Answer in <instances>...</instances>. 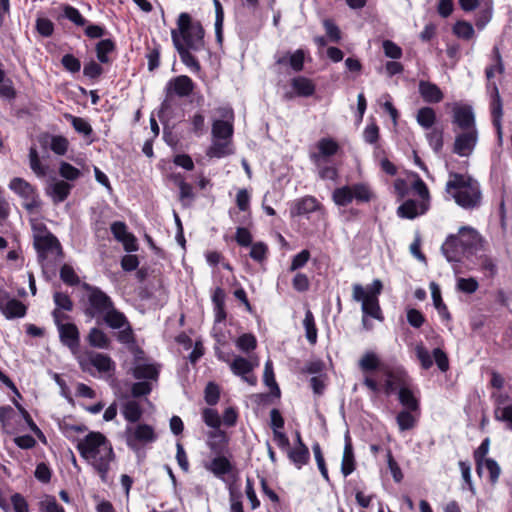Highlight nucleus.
I'll use <instances>...</instances> for the list:
<instances>
[{
	"label": "nucleus",
	"instance_id": "9",
	"mask_svg": "<svg viewBox=\"0 0 512 512\" xmlns=\"http://www.w3.org/2000/svg\"><path fill=\"white\" fill-rule=\"evenodd\" d=\"M415 355L420 362L421 368L424 370L430 369L434 362L443 373L447 372L450 368L447 353L439 347L434 348L432 354H430L428 349L420 343L415 347Z\"/></svg>",
	"mask_w": 512,
	"mask_h": 512
},
{
	"label": "nucleus",
	"instance_id": "6",
	"mask_svg": "<svg viewBox=\"0 0 512 512\" xmlns=\"http://www.w3.org/2000/svg\"><path fill=\"white\" fill-rule=\"evenodd\" d=\"M375 194L367 183H355L336 188L332 193V200L337 206L346 207L354 200L358 204L369 203Z\"/></svg>",
	"mask_w": 512,
	"mask_h": 512
},
{
	"label": "nucleus",
	"instance_id": "8",
	"mask_svg": "<svg viewBox=\"0 0 512 512\" xmlns=\"http://www.w3.org/2000/svg\"><path fill=\"white\" fill-rule=\"evenodd\" d=\"M9 188L23 199V207L30 213L35 212L41 206V200L36 186L21 177H14L9 183Z\"/></svg>",
	"mask_w": 512,
	"mask_h": 512
},
{
	"label": "nucleus",
	"instance_id": "11",
	"mask_svg": "<svg viewBox=\"0 0 512 512\" xmlns=\"http://www.w3.org/2000/svg\"><path fill=\"white\" fill-rule=\"evenodd\" d=\"M195 89V83L187 75H179L171 78L164 88L165 100L162 106L172 101L174 97L186 98L189 97Z\"/></svg>",
	"mask_w": 512,
	"mask_h": 512
},
{
	"label": "nucleus",
	"instance_id": "19",
	"mask_svg": "<svg viewBox=\"0 0 512 512\" xmlns=\"http://www.w3.org/2000/svg\"><path fill=\"white\" fill-rule=\"evenodd\" d=\"M441 251L448 262H460L463 256H469L456 234H450L446 238Z\"/></svg>",
	"mask_w": 512,
	"mask_h": 512
},
{
	"label": "nucleus",
	"instance_id": "23",
	"mask_svg": "<svg viewBox=\"0 0 512 512\" xmlns=\"http://www.w3.org/2000/svg\"><path fill=\"white\" fill-rule=\"evenodd\" d=\"M414 181L412 183V189L415 192L416 195L420 198V207L422 213H427V211L430 209V191L428 189V186L423 181V179L419 176L416 172H411L410 174Z\"/></svg>",
	"mask_w": 512,
	"mask_h": 512
},
{
	"label": "nucleus",
	"instance_id": "21",
	"mask_svg": "<svg viewBox=\"0 0 512 512\" xmlns=\"http://www.w3.org/2000/svg\"><path fill=\"white\" fill-rule=\"evenodd\" d=\"M456 236H458V239L461 241L469 256L473 255L478 250L481 243V237L475 229L470 227H461Z\"/></svg>",
	"mask_w": 512,
	"mask_h": 512
},
{
	"label": "nucleus",
	"instance_id": "37",
	"mask_svg": "<svg viewBox=\"0 0 512 512\" xmlns=\"http://www.w3.org/2000/svg\"><path fill=\"white\" fill-rule=\"evenodd\" d=\"M7 319L21 318L26 315L27 307L18 299H10L2 308Z\"/></svg>",
	"mask_w": 512,
	"mask_h": 512
},
{
	"label": "nucleus",
	"instance_id": "58",
	"mask_svg": "<svg viewBox=\"0 0 512 512\" xmlns=\"http://www.w3.org/2000/svg\"><path fill=\"white\" fill-rule=\"evenodd\" d=\"M426 137L430 147L433 149L435 153H439L443 149L444 139L442 129L435 128L429 133H427Z\"/></svg>",
	"mask_w": 512,
	"mask_h": 512
},
{
	"label": "nucleus",
	"instance_id": "46",
	"mask_svg": "<svg viewBox=\"0 0 512 512\" xmlns=\"http://www.w3.org/2000/svg\"><path fill=\"white\" fill-rule=\"evenodd\" d=\"M490 448V439L486 437L480 444V446L474 450L473 452V458L475 460L476 464V472L481 477L482 475V467L483 463L486 460V455L489 452Z\"/></svg>",
	"mask_w": 512,
	"mask_h": 512
},
{
	"label": "nucleus",
	"instance_id": "29",
	"mask_svg": "<svg viewBox=\"0 0 512 512\" xmlns=\"http://www.w3.org/2000/svg\"><path fill=\"white\" fill-rule=\"evenodd\" d=\"M291 87L298 97H311L314 95L316 86L314 82L305 76H296L291 79Z\"/></svg>",
	"mask_w": 512,
	"mask_h": 512
},
{
	"label": "nucleus",
	"instance_id": "49",
	"mask_svg": "<svg viewBox=\"0 0 512 512\" xmlns=\"http://www.w3.org/2000/svg\"><path fill=\"white\" fill-rule=\"evenodd\" d=\"M53 300L56 305L54 310H58L59 313L71 312L74 308V303L67 293L55 292Z\"/></svg>",
	"mask_w": 512,
	"mask_h": 512
},
{
	"label": "nucleus",
	"instance_id": "18",
	"mask_svg": "<svg viewBox=\"0 0 512 512\" xmlns=\"http://www.w3.org/2000/svg\"><path fill=\"white\" fill-rule=\"evenodd\" d=\"M322 208V204L311 195L295 199L290 206V216L292 218L304 216Z\"/></svg>",
	"mask_w": 512,
	"mask_h": 512
},
{
	"label": "nucleus",
	"instance_id": "50",
	"mask_svg": "<svg viewBox=\"0 0 512 512\" xmlns=\"http://www.w3.org/2000/svg\"><path fill=\"white\" fill-rule=\"evenodd\" d=\"M235 344L240 351L249 353L257 348V339L252 333H244L237 338Z\"/></svg>",
	"mask_w": 512,
	"mask_h": 512
},
{
	"label": "nucleus",
	"instance_id": "64",
	"mask_svg": "<svg viewBox=\"0 0 512 512\" xmlns=\"http://www.w3.org/2000/svg\"><path fill=\"white\" fill-rule=\"evenodd\" d=\"M494 417L498 421L505 422L507 427L512 430V405L505 407L496 406Z\"/></svg>",
	"mask_w": 512,
	"mask_h": 512
},
{
	"label": "nucleus",
	"instance_id": "4",
	"mask_svg": "<svg viewBox=\"0 0 512 512\" xmlns=\"http://www.w3.org/2000/svg\"><path fill=\"white\" fill-rule=\"evenodd\" d=\"M445 193L449 199H453L458 206L466 210L478 208L482 203L480 183L469 174L449 172Z\"/></svg>",
	"mask_w": 512,
	"mask_h": 512
},
{
	"label": "nucleus",
	"instance_id": "35",
	"mask_svg": "<svg viewBox=\"0 0 512 512\" xmlns=\"http://www.w3.org/2000/svg\"><path fill=\"white\" fill-rule=\"evenodd\" d=\"M87 341L93 348L108 349L111 341L104 331L100 328L93 327L87 335Z\"/></svg>",
	"mask_w": 512,
	"mask_h": 512
},
{
	"label": "nucleus",
	"instance_id": "36",
	"mask_svg": "<svg viewBox=\"0 0 512 512\" xmlns=\"http://www.w3.org/2000/svg\"><path fill=\"white\" fill-rule=\"evenodd\" d=\"M174 179L179 188V200L184 205H190L195 199L193 186L186 182L180 174L175 175Z\"/></svg>",
	"mask_w": 512,
	"mask_h": 512
},
{
	"label": "nucleus",
	"instance_id": "28",
	"mask_svg": "<svg viewBox=\"0 0 512 512\" xmlns=\"http://www.w3.org/2000/svg\"><path fill=\"white\" fill-rule=\"evenodd\" d=\"M205 468L216 477L221 478L231 473L234 467L231 461L222 454L216 455L209 463L205 464Z\"/></svg>",
	"mask_w": 512,
	"mask_h": 512
},
{
	"label": "nucleus",
	"instance_id": "43",
	"mask_svg": "<svg viewBox=\"0 0 512 512\" xmlns=\"http://www.w3.org/2000/svg\"><path fill=\"white\" fill-rule=\"evenodd\" d=\"M305 335L311 345H315L318 337V329L316 327L315 318L310 310H307L303 320Z\"/></svg>",
	"mask_w": 512,
	"mask_h": 512
},
{
	"label": "nucleus",
	"instance_id": "13",
	"mask_svg": "<svg viewBox=\"0 0 512 512\" xmlns=\"http://www.w3.org/2000/svg\"><path fill=\"white\" fill-rule=\"evenodd\" d=\"M78 363L84 372H89L90 366L95 367L100 373H106L114 369V362L111 357L97 352H89L87 358L79 357Z\"/></svg>",
	"mask_w": 512,
	"mask_h": 512
},
{
	"label": "nucleus",
	"instance_id": "57",
	"mask_svg": "<svg viewBox=\"0 0 512 512\" xmlns=\"http://www.w3.org/2000/svg\"><path fill=\"white\" fill-rule=\"evenodd\" d=\"M60 279L68 286H77L80 283L74 268L69 264H64L60 268Z\"/></svg>",
	"mask_w": 512,
	"mask_h": 512
},
{
	"label": "nucleus",
	"instance_id": "62",
	"mask_svg": "<svg viewBox=\"0 0 512 512\" xmlns=\"http://www.w3.org/2000/svg\"><path fill=\"white\" fill-rule=\"evenodd\" d=\"M202 417L205 424L214 430H220L221 418L217 410L212 408H205L202 411Z\"/></svg>",
	"mask_w": 512,
	"mask_h": 512
},
{
	"label": "nucleus",
	"instance_id": "27",
	"mask_svg": "<svg viewBox=\"0 0 512 512\" xmlns=\"http://www.w3.org/2000/svg\"><path fill=\"white\" fill-rule=\"evenodd\" d=\"M420 412L402 409L396 415V423L400 432L414 429L419 422Z\"/></svg>",
	"mask_w": 512,
	"mask_h": 512
},
{
	"label": "nucleus",
	"instance_id": "63",
	"mask_svg": "<svg viewBox=\"0 0 512 512\" xmlns=\"http://www.w3.org/2000/svg\"><path fill=\"white\" fill-rule=\"evenodd\" d=\"M36 31L43 37H51L54 33V23L45 17H38L35 25Z\"/></svg>",
	"mask_w": 512,
	"mask_h": 512
},
{
	"label": "nucleus",
	"instance_id": "55",
	"mask_svg": "<svg viewBox=\"0 0 512 512\" xmlns=\"http://www.w3.org/2000/svg\"><path fill=\"white\" fill-rule=\"evenodd\" d=\"M453 33L458 38L470 40L474 36V28L469 22L460 20L453 26Z\"/></svg>",
	"mask_w": 512,
	"mask_h": 512
},
{
	"label": "nucleus",
	"instance_id": "42",
	"mask_svg": "<svg viewBox=\"0 0 512 512\" xmlns=\"http://www.w3.org/2000/svg\"><path fill=\"white\" fill-rule=\"evenodd\" d=\"M263 380L265 385H267L271 390V395L280 398L281 391L280 388L276 382L274 369H273V363L272 361L268 360L265 363L264 366V374H263Z\"/></svg>",
	"mask_w": 512,
	"mask_h": 512
},
{
	"label": "nucleus",
	"instance_id": "24",
	"mask_svg": "<svg viewBox=\"0 0 512 512\" xmlns=\"http://www.w3.org/2000/svg\"><path fill=\"white\" fill-rule=\"evenodd\" d=\"M356 469V460L354 455V449L349 432L345 434V444L343 457L341 462V472L347 477L354 472Z\"/></svg>",
	"mask_w": 512,
	"mask_h": 512
},
{
	"label": "nucleus",
	"instance_id": "33",
	"mask_svg": "<svg viewBox=\"0 0 512 512\" xmlns=\"http://www.w3.org/2000/svg\"><path fill=\"white\" fill-rule=\"evenodd\" d=\"M425 213L421 212L420 201H416L414 199L405 200L398 208L397 215L403 219H415L420 215H424Z\"/></svg>",
	"mask_w": 512,
	"mask_h": 512
},
{
	"label": "nucleus",
	"instance_id": "61",
	"mask_svg": "<svg viewBox=\"0 0 512 512\" xmlns=\"http://www.w3.org/2000/svg\"><path fill=\"white\" fill-rule=\"evenodd\" d=\"M59 175L65 180L75 181L80 177L81 171L72 164L62 161L59 166Z\"/></svg>",
	"mask_w": 512,
	"mask_h": 512
},
{
	"label": "nucleus",
	"instance_id": "60",
	"mask_svg": "<svg viewBox=\"0 0 512 512\" xmlns=\"http://www.w3.org/2000/svg\"><path fill=\"white\" fill-rule=\"evenodd\" d=\"M456 288L462 293L473 294L478 290L479 283L474 277L458 278Z\"/></svg>",
	"mask_w": 512,
	"mask_h": 512
},
{
	"label": "nucleus",
	"instance_id": "7",
	"mask_svg": "<svg viewBox=\"0 0 512 512\" xmlns=\"http://www.w3.org/2000/svg\"><path fill=\"white\" fill-rule=\"evenodd\" d=\"M51 314L59 333L60 342L71 351L77 350L80 345V332L77 325L74 323H63L65 320L70 319V316L66 313H59L58 310H53Z\"/></svg>",
	"mask_w": 512,
	"mask_h": 512
},
{
	"label": "nucleus",
	"instance_id": "16",
	"mask_svg": "<svg viewBox=\"0 0 512 512\" xmlns=\"http://www.w3.org/2000/svg\"><path fill=\"white\" fill-rule=\"evenodd\" d=\"M478 141L477 129L465 130L455 137L453 152L459 156H469Z\"/></svg>",
	"mask_w": 512,
	"mask_h": 512
},
{
	"label": "nucleus",
	"instance_id": "40",
	"mask_svg": "<svg viewBox=\"0 0 512 512\" xmlns=\"http://www.w3.org/2000/svg\"><path fill=\"white\" fill-rule=\"evenodd\" d=\"M146 50L145 57L148 61V70L152 72L160 66L161 45L153 39L151 44H147Z\"/></svg>",
	"mask_w": 512,
	"mask_h": 512
},
{
	"label": "nucleus",
	"instance_id": "26",
	"mask_svg": "<svg viewBox=\"0 0 512 512\" xmlns=\"http://www.w3.org/2000/svg\"><path fill=\"white\" fill-rule=\"evenodd\" d=\"M208 438V447L215 455H222L227 450L229 438L224 430L210 431Z\"/></svg>",
	"mask_w": 512,
	"mask_h": 512
},
{
	"label": "nucleus",
	"instance_id": "59",
	"mask_svg": "<svg viewBox=\"0 0 512 512\" xmlns=\"http://www.w3.org/2000/svg\"><path fill=\"white\" fill-rule=\"evenodd\" d=\"M67 118L70 119L72 127L80 134L84 136H90L93 133V129L90 123L84 118L68 115Z\"/></svg>",
	"mask_w": 512,
	"mask_h": 512
},
{
	"label": "nucleus",
	"instance_id": "45",
	"mask_svg": "<svg viewBox=\"0 0 512 512\" xmlns=\"http://www.w3.org/2000/svg\"><path fill=\"white\" fill-rule=\"evenodd\" d=\"M29 164L31 170L38 176V177H45L48 172V167L46 165H43L38 151L36 147L31 146L29 149Z\"/></svg>",
	"mask_w": 512,
	"mask_h": 512
},
{
	"label": "nucleus",
	"instance_id": "52",
	"mask_svg": "<svg viewBox=\"0 0 512 512\" xmlns=\"http://www.w3.org/2000/svg\"><path fill=\"white\" fill-rule=\"evenodd\" d=\"M15 407L18 409L20 414L22 415L24 421L28 425L29 429L41 440H45V436L43 432L40 430V428L37 426V424L32 419L29 412L16 400L13 401Z\"/></svg>",
	"mask_w": 512,
	"mask_h": 512
},
{
	"label": "nucleus",
	"instance_id": "30",
	"mask_svg": "<svg viewBox=\"0 0 512 512\" xmlns=\"http://www.w3.org/2000/svg\"><path fill=\"white\" fill-rule=\"evenodd\" d=\"M287 456L297 469H301L310 461V451L305 443H301L300 446H295L292 449L290 448L287 452Z\"/></svg>",
	"mask_w": 512,
	"mask_h": 512
},
{
	"label": "nucleus",
	"instance_id": "2",
	"mask_svg": "<svg viewBox=\"0 0 512 512\" xmlns=\"http://www.w3.org/2000/svg\"><path fill=\"white\" fill-rule=\"evenodd\" d=\"M87 293L84 315L90 319L102 317L104 323L111 329H120L127 323L126 315L115 307L112 298L99 287L87 282L82 284Z\"/></svg>",
	"mask_w": 512,
	"mask_h": 512
},
{
	"label": "nucleus",
	"instance_id": "14",
	"mask_svg": "<svg viewBox=\"0 0 512 512\" xmlns=\"http://www.w3.org/2000/svg\"><path fill=\"white\" fill-rule=\"evenodd\" d=\"M452 123L461 131L477 129L475 115L470 105H455L452 109Z\"/></svg>",
	"mask_w": 512,
	"mask_h": 512
},
{
	"label": "nucleus",
	"instance_id": "5",
	"mask_svg": "<svg viewBox=\"0 0 512 512\" xmlns=\"http://www.w3.org/2000/svg\"><path fill=\"white\" fill-rule=\"evenodd\" d=\"M383 291V283L380 279H374L365 288L361 284H353L352 298L361 302V309L364 316H369L379 321L384 320L383 312L379 303V295Z\"/></svg>",
	"mask_w": 512,
	"mask_h": 512
},
{
	"label": "nucleus",
	"instance_id": "15",
	"mask_svg": "<svg viewBox=\"0 0 512 512\" xmlns=\"http://www.w3.org/2000/svg\"><path fill=\"white\" fill-rule=\"evenodd\" d=\"M316 147L318 151L310 154L311 161L316 165H319L322 160L328 161L341 149L339 143L331 137L321 138L318 140Z\"/></svg>",
	"mask_w": 512,
	"mask_h": 512
},
{
	"label": "nucleus",
	"instance_id": "10",
	"mask_svg": "<svg viewBox=\"0 0 512 512\" xmlns=\"http://www.w3.org/2000/svg\"><path fill=\"white\" fill-rule=\"evenodd\" d=\"M157 435L152 426L138 424L136 427L128 426L125 430V441L127 446L134 452H139L140 445L156 441Z\"/></svg>",
	"mask_w": 512,
	"mask_h": 512
},
{
	"label": "nucleus",
	"instance_id": "3",
	"mask_svg": "<svg viewBox=\"0 0 512 512\" xmlns=\"http://www.w3.org/2000/svg\"><path fill=\"white\" fill-rule=\"evenodd\" d=\"M76 449L82 458L92 459V466L103 482H106L110 470V463L115 459L111 443L100 432H89L80 440Z\"/></svg>",
	"mask_w": 512,
	"mask_h": 512
},
{
	"label": "nucleus",
	"instance_id": "56",
	"mask_svg": "<svg viewBox=\"0 0 512 512\" xmlns=\"http://www.w3.org/2000/svg\"><path fill=\"white\" fill-rule=\"evenodd\" d=\"M359 366L365 372L375 371L380 367V360L374 352H367L360 359Z\"/></svg>",
	"mask_w": 512,
	"mask_h": 512
},
{
	"label": "nucleus",
	"instance_id": "12",
	"mask_svg": "<svg viewBox=\"0 0 512 512\" xmlns=\"http://www.w3.org/2000/svg\"><path fill=\"white\" fill-rule=\"evenodd\" d=\"M34 247L40 262H43L49 254H55L61 258L63 257V249L60 241L49 231L44 235H36L34 237Z\"/></svg>",
	"mask_w": 512,
	"mask_h": 512
},
{
	"label": "nucleus",
	"instance_id": "32",
	"mask_svg": "<svg viewBox=\"0 0 512 512\" xmlns=\"http://www.w3.org/2000/svg\"><path fill=\"white\" fill-rule=\"evenodd\" d=\"M305 53L302 49H297L294 53H287L276 60L278 65L289 64L295 72H300L304 68Z\"/></svg>",
	"mask_w": 512,
	"mask_h": 512
},
{
	"label": "nucleus",
	"instance_id": "53",
	"mask_svg": "<svg viewBox=\"0 0 512 512\" xmlns=\"http://www.w3.org/2000/svg\"><path fill=\"white\" fill-rule=\"evenodd\" d=\"M249 256L256 262H264L269 254L268 245L262 241L253 243L251 246Z\"/></svg>",
	"mask_w": 512,
	"mask_h": 512
},
{
	"label": "nucleus",
	"instance_id": "51",
	"mask_svg": "<svg viewBox=\"0 0 512 512\" xmlns=\"http://www.w3.org/2000/svg\"><path fill=\"white\" fill-rule=\"evenodd\" d=\"M101 64L93 59L86 62L83 67V75L92 81L98 80L104 73V68Z\"/></svg>",
	"mask_w": 512,
	"mask_h": 512
},
{
	"label": "nucleus",
	"instance_id": "20",
	"mask_svg": "<svg viewBox=\"0 0 512 512\" xmlns=\"http://www.w3.org/2000/svg\"><path fill=\"white\" fill-rule=\"evenodd\" d=\"M384 374L387 378L383 390L387 396L393 394L396 390L399 391L400 387L408 381V375L403 369H386Z\"/></svg>",
	"mask_w": 512,
	"mask_h": 512
},
{
	"label": "nucleus",
	"instance_id": "31",
	"mask_svg": "<svg viewBox=\"0 0 512 512\" xmlns=\"http://www.w3.org/2000/svg\"><path fill=\"white\" fill-rule=\"evenodd\" d=\"M116 51V43L113 39H101L95 45L97 60L102 64H111L112 59L109 56Z\"/></svg>",
	"mask_w": 512,
	"mask_h": 512
},
{
	"label": "nucleus",
	"instance_id": "17",
	"mask_svg": "<svg viewBox=\"0 0 512 512\" xmlns=\"http://www.w3.org/2000/svg\"><path fill=\"white\" fill-rule=\"evenodd\" d=\"M230 369L234 375L241 377L249 385L255 386L257 384V377L252 374L254 364L250 360L242 356H235L230 363Z\"/></svg>",
	"mask_w": 512,
	"mask_h": 512
},
{
	"label": "nucleus",
	"instance_id": "44",
	"mask_svg": "<svg viewBox=\"0 0 512 512\" xmlns=\"http://www.w3.org/2000/svg\"><path fill=\"white\" fill-rule=\"evenodd\" d=\"M416 119L421 127L429 129L436 122V112L432 107H422L418 110Z\"/></svg>",
	"mask_w": 512,
	"mask_h": 512
},
{
	"label": "nucleus",
	"instance_id": "54",
	"mask_svg": "<svg viewBox=\"0 0 512 512\" xmlns=\"http://www.w3.org/2000/svg\"><path fill=\"white\" fill-rule=\"evenodd\" d=\"M313 454L318 466V469L322 475V477L325 479V481L330 482V477L328 473V469L326 466V462L324 459V455L322 452V448L318 442L313 443L312 445Z\"/></svg>",
	"mask_w": 512,
	"mask_h": 512
},
{
	"label": "nucleus",
	"instance_id": "1",
	"mask_svg": "<svg viewBox=\"0 0 512 512\" xmlns=\"http://www.w3.org/2000/svg\"><path fill=\"white\" fill-rule=\"evenodd\" d=\"M177 26L178 30L171 31V38L180 59L192 72L199 73L201 65L190 50L200 51L204 48V28L199 21H193L186 12L178 16Z\"/></svg>",
	"mask_w": 512,
	"mask_h": 512
},
{
	"label": "nucleus",
	"instance_id": "47",
	"mask_svg": "<svg viewBox=\"0 0 512 512\" xmlns=\"http://www.w3.org/2000/svg\"><path fill=\"white\" fill-rule=\"evenodd\" d=\"M63 17L71 21L79 27L87 25L88 20L80 13V11L72 5L64 4L62 6Z\"/></svg>",
	"mask_w": 512,
	"mask_h": 512
},
{
	"label": "nucleus",
	"instance_id": "34",
	"mask_svg": "<svg viewBox=\"0 0 512 512\" xmlns=\"http://www.w3.org/2000/svg\"><path fill=\"white\" fill-rule=\"evenodd\" d=\"M213 139L230 140L233 136L234 127L232 122L217 119L212 124Z\"/></svg>",
	"mask_w": 512,
	"mask_h": 512
},
{
	"label": "nucleus",
	"instance_id": "41",
	"mask_svg": "<svg viewBox=\"0 0 512 512\" xmlns=\"http://www.w3.org/2000/svg\"><path fill=\"white\" fill-rule=\"evenodd\" d=\"M133 376L138 380H157L159 370L154 364H137L133 369Z\"/></svg>",
	"mask_w": 512,
	"mask_h": 512
},
{
	"label": "nucleus",
	"instance_id": "38",
	"mask_svg": "<svg viewBox=\"0 0 512 512\" xmlns=\"http://www.w3.org/2000/svg\"><path fill=\"white\" fill-rule=\"evenodd\" d=\"M122 414L129 423H137L142 418L143 409L137 401L130 400L123 404Z\"/></svg>",
	"mask_w": 512,
	"mask_h": 512
},
{
	"label": "nucleus",
	"instance_id": "48",
	"mask_svg": "<svg viewBox=\"0 0 512 512\" xmlns=\"http://www.w3.org/2000/svg\"><path fill=\"white\" fill-rule=\"evenodd\" d=\"M72 185L64 180L57 181L52 186V196L55 203L65 201L72 189Z\"/></svg>",
	"mask_w": 512,
	"mask_h": 512
},
{
	"label": "nucleus",
	"instance_id": "25",
	"mask_svg": "<svg viewBox=\"0 0 512 512\" xmlns=\"http://www.w3.org/2000/svg\"><path fill=\"white\" fill-rule=\"evenodd\" d=\"M398 401L403 409L416 412L421 411L420 399L415 395L408 382L400 387L398 391Z\"/></svg>",
	"mask_w": 512,
	"mask_h": 512
},
{
	"label": "nucleus",
	"instance_id": "39",
	"mask_svg": "<svg viewBox=\"0 0 512 512\" xmlns=\"http://www.w3.org/2000/svg\"><path fill=\"white\" fill-rule=\"evenodd\" d=\"M232 152L230 140L214 139L207 150V156L211 158H223L232 154Z\"/></svg>",
	"mask_w": 512,
	"mask_h": 512
},
{
	"label": "nucleus",
	"instance_id": "22",
	"mask_svg": "<svg viewBox=\"0 0 512 512\" xmlns=\"http://www.w3.org/2000/svg\"><path fill=\"white\" fill-rule=\"evenodd\" d=\"M418 91L423 101L428 104H437L444 99L442 90L430 81L420 80Z\"/></svg>",
	"mask_w": 512,
	"mask_h": 512
}]
</instances>
